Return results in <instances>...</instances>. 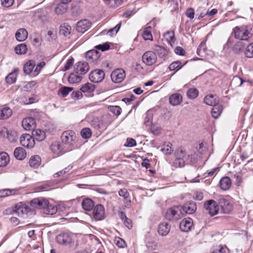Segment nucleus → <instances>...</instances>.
Wrapping results in <instances>:
<instances>
[{"mask_svg": "<svg viewBox=\"0 0 253 253\" xmlns=\"http://www.w3.org/2000/svg\"><path fill=\"white\" fill-rule=\"evenodd\" d=\"M233 34L235 39L240 41H247L252 37V34L247 25L235 27L233 29Z\"/></svg>", "mask_w": 253, "mask_h": 253, "instance_id": "1", "label": "nucleus"}, {"mask_svg": "<svg viewBox=\"0 0 253 253\" xmlns=\"http://www.w3.org/2000/svg\"><path fill=\"white\" fill-rule=\"evenodd\" d=\"M183 216V208L181 206H173L169 209L166 213V218L170 221H176Z\"/></svg>", "mask_w": 253, "mask_h": 253, "instance_id": "2", "label": "nucleus"}, {"mask_svg": "<svg viewBox=\"0 0 253 253\" xmlns=\"http://www.w3.org/2000/svg\"><path fill=\"white\" fill-rule=\"evenodd\" d=\"M175 159L173 163V166L175 168H182L185 165L187 160L186 152L181 149H177L174 153Z\"/></svg>", "mask_w": 253, "mask_h": 253, "instance_id": "3", "label": "nucleus"}, {"mask_svg": "<svg viewBox=\"0 0 253 253\" xmlns=\"http://www.w3.org/2000/svg\"><path fill=\"white\" fill-rule=\"evenodd\" d=\"M61 139L63 143L72 146L76 142L77 135L73 130H68L62 133Z\"/></svg>", "mask_w": 253, "mask_h": 253, "instance_id": "4", "label": "nucleus"}, {"mask_svg": "<svg viewBox=\"0 0 253 253\" xmlns=\"http://www.w3.org/2000/svg\"><path fill=\"white\" fill-rule=\"evenodd\" d=\"M20 141L23 146L29 149L33 148L35 145V138L32 135L27 133L21 136Z\"/></svg>", "mask_w": 253, "mask_h": 253, "instance_id": "5", "label": "nucleus"}, {"mask_svg": "<svg viewBox=\"0 0 253 253\" xmlns=\"http://www.w3.org/2000/svg\"><path fill=\"white\" fill-rule=\"evenodd\" d=\"M204 207L211 216L216 214L219 211L218 204L213 200H210L205 202Z\"/></svg>", "mask_w": 253, "mask_h": 253, "instance_id": "6", "label": "nucleus"}, {"mask_svg": "<svg viewBox=\"0 0 253 253\" xmlns=\"http://www.w3.org/2000/svg\"><path fill=\"white\" fill-rule=\"evenodd\" d=\"M48 201L43 197H39L33 199L30 202V206L34 209H44L48 205Z\"/></svg>", "mask_w": 253, "mask_h": 253, "instance_id": "7", "label": "nucleus"}, {"mask_svg": "<svg viewBox=\"0 0 253 253\" xmlns=\"http://www.w3.org/2000/svg\"><path fill=\"white\" fill-rule=\"evenodd\" d=\"M143 62L148 66H151L155 64L157 60L156 54L152 51L145 52L142 57Z\"/></svg>", "mask_w": 253, "mask_h": 253, "instance_id": "8", "label": "nucleus"}, {"mask_svg": "<svg viewBox=\"0 0 253 253\" xmlns=\"http://www.w3.org/2000/svg\"><path fill=\"white\" fill-rule=\"evenodd\" d=\"M104 77L105 73L103 70L96 69L89 74V79L91 82L98 83L102 81Z\"/></svg>", "mask_w": 253, "mask_h": 253, "instance_id": "9", "label": "nucleus"}, {"mask_svg": "<svg viewBox=\"0 0 253 253\" xmlns=\"http://www.w3.org/2000/svg\"><path fill=\"white\" fill-rule=\"evenodd\" d=\"M219 208H220L221 212L227 213L232 210V205L228 200L221 198L219 200L218 203Z\"/></svg>", "mask_w": 253, "mask_h": 253, "instance_id": "10", "label": "nucleus"}, {"mask_svg": "<svg viewBox=\"0 0 253 253\" xmlns=\"http://www.w3.org/2000/svg\"><path fill=\"white\" fill-rule=\"evenodd\" d=\"M125 77V71L122 69H118L114 70L111 75L112 81L116 83H121L124 80Z\"/></svg>", "mask_w": 253, "mask_h": 253, "instance_id": "11", "label": "nucleus"}, {"mask_svg": "<svg viewBox=\"0 0 253 253\" xmlns=\"http://www.w3.org/2000/svg\"><path fill=\"white\" fill-rule=\"evenodd\" d=\"M74 70L76 74L84 75L89 70V66L86 62H78L74 67Z\"/></svg>", "mask_w": 253, "mask_h": 253, "instance_id": "12", "label": "nucleus"}, {"mask_svg": "<svg viewBox=\"0 0 253 253\" xmlns=\"http://www.w3.org/2000/svg\"><path fill=\"white\" fill-rule=\"evenodd\" d=\"M105 210L101 205H96L93 211V216L96 220H102L104 218Z\"/></svg>", "mask_w": 253, "mask_h": 253, "instance_id": "13", "label": "nucleus"}, {"mask_svg": "<svg viewBox=\"0 0 253 253\" xmlns=\"http://www.w3.org/2000/svg\"><path fill=\"white\" fill-rule=\"evenodd\" d=\"M91 27V23L87 19H84L79 21L77 24L76 29L78 32L84 33Z\"/></svg>", "mask_w": 253, "mask_h": 253, "instance_id": "14", "label": "nucleus"}, {"mask_svg": "<svg viewBox=\"0 0 253 253\" xmlns=\"http://www.w3.org/2000/svg\"><path fill=\"white\" fill-rule=\"evenodd\" d=\"M193 225V220L190 218H184L180 223L179 227L183 232H188L191 230Z\"/></svg>", "mask_w": 253, "mask_h": 253, "instance_id": "15", "label": "nucleus"}, {"mask_svg": "<svg viewBox=\"0 0 253 253\" xmlns=\"http://www.w3.org/2000/svg\"><path fill=\"white\" fill-rule=\"evenodd\" d=\"M18 216H21L24 214H27L29 211V208L26 205L18 203L14 207L13 210Z\"/></svg>", "mask_w": 253, "mask_h": 253, "instance_id": "16", "label": "nucleus"}, {"mask_svg": "<svg viewBox=\"0 0 253 253\" xmlns=\"http://www.w3.org/2000/svg\"><path fill=\"white\" fill-rule=\"evenodd\" d=\"M36 68L35 61L33 60L28 61L24 66L23 70L27 75L32 74L34 77V69Z\"/></svg>", "mask_w": 253, "mask_h": 253, "instance_id": "17", "label": "nucleus"}, {"mask_svg": "<svg viewBox=\"0 0 253 253\" xmlns=\"http://www.w3.org/2000/svg\"><path fill=\"white\" fill-rule=\"evenodd\" d=\"M22 125L25 130H32L35 127L36 121L34 118L29 117L24 119L22 122Z\"/></svg>", "mask_w": 253, "mask_h": 253, "instance_id": "18", "label": "nucleus"}, {"mask_svg": "<svg viewBox=\"0 0 253 253\" xmlns=\"http://www.w3.org/2000/svg\"><path fill=\"white\" fill-rule=\"evenodd\" d=\"M183 208V215L185 213L192 214L196 211L197 205L195 202H190L184 204Z\"/></svg>", "mask_w": 253, "mask_h": 253, "instance_id": "19", "label": "nucleus"}, {"mask_svg": "<svg viewBox=\"0 0 253 253\" xmlns=\"http://www.w3.org/2000/svg\"><path fill=\"white\" fill-rule=\"evenodd\" d=\"M120 196L123 197L125 200V207L129 208L131 206V201L129 199V194L126 188H123L119 190L118 192Z\"/></svg>", "mask_w": 253, "mask_h": 253, "instance_id": "20", "label": "nucleus"}, {"mask_svg": "<svg viewBox=\"0 0 253 253\" xmlns=\"http://www.w3.org/2000/svg\"><path fill=\"white\" fill-rule=\"evenodd\" d=\"M56 241L60 244L67 245L71 243V238L68 234L63 233L57 236Z\"/></svg>", "mask_w": 253, "mask_h": 253, "instance_id": "21", "label": "nucleus"}, {"mask_svg": "<svg viewBox=\"0 0 253 253\" xmlns=\"http://www.w3.org/2000/svg\"><path fill=\"white\" fill-rule=\"evenodd\" d=\"M170 225L167 222H163L159 224L158 232L161 236H166L169 232Z\"/></svg>", "mask_w": 253, "mask_h": 253, "instance_id": "22", "label": "nucleus"}, {"mask_svg": "<svg viewBox=\"0 0 253 253\" xmlns=\"http://www.w3.org/2000/svg\"><path fill=\"white\" fill-rule=\"evenodd\" d=\"M28 32L24 28L19 29L15 34V38L19 42L24 41L28 38Z\"/></svg>", "mask_w": 253, "mask_h": 253, "instance_id": "23", "label": "nucleus"}, {"mask_svg": "<svg viewBox=\"0 0 253 253\" xmlns=\"http://www.w3.org/2000/svg\"><path fill=\"white\" fill-rule=\"evenodd\" d=\"M19 72L18 68H14L12 72L9 73L5 78V81L9 84L14 83L17 79V75Z\"/></svg>", "mask_w": 253, "mask_h": 253, "instance_id": "24", "label": "nucleus"}, {"mask_svg": "<svg viewBox=\"0 0 253 253\" xmlns=\"http://www.w3.org/2000/svg\"><path fill=\"white\" fill-rule=\"evenodd\" d=\"M182 100V96L178 93L172 94L169 98V103L172 106L179 105Z\"/></svg>", "mask_w": 253, "mask_h": 253, "instance_id": "25", "label": "nucleus"}, {"mask_svg": "<svg viewBox=\"0 0 253 253\" xmlns=\"http://www.w3.org/2000/svg\"><path fill=\"white\" fill-rule=\"evenodd\" d=\"M14 155L16 159L19 160H23L26 157V152L22 147H17L14 151Z\"/></svg>", "mask_w": 253, "mask_h": 253, "instance_id": "26", "label": "nucleus"}, {"mask_svg": "<svg viewBox=\"0 0 253 253\" xmlns=\"http://www.w3.org/2000/svg\"><path fill=\"white\" fill-rule=\"evenodd\" d=\"M204 102L208 105L213 106L218 103V99L215 95H208L205 96Z\"/></svg>", "mask_w": 253, "mask_h": 253, "instance_id": "27", "label": "nucleus"}, {"mask_svg": "<svg viewBox=\"0 0 253 253\" xmlns=\"http://www.w3.org/2000/svg\"><path fill=\"white\" fill-rule=\"evenodd\" d=\"M82 206L84 210L90 211L92 210L94 207V204L91 199L86 198L83 201Z\"/></svg>", "mask_w": 253, "mask_h": 253, "instance_id": "28", "label": "nucleus"}, {"mask_svg": "<svg viewBox=\"0 0 253 253\" xmlns=\"http://www.w3.org/2000/svg\"><path fill=\"white\" fill-rule=\"evenodd\" d=\"M68 8V5H65V4L59 1L57 5L55 8V12L57 15H62L66 12Z\"/></svg>", "mask_w": 253, "mask_h": 253, "instance_id": "29", "label": "nucleus"}, {"mask_svg": "<svg viewBox=\"0 0 253 253\" xmlns=\"http://www.w3.org/2000/svg\"><path fill=\"white\" fill-rule=\"evenodd\" d=\"M12 110L9 107L0 109V120L7 119L12 115Z\"/></svg>", "mask_w": 253, "mask_h": 253, "instance_id": "30", "label": "nucleus"}, {"mask_svg": "<svg viewBox=\"0 0 253 253\" xmlns=\"http://www.w3.org/2000/svg\"><path fill=\"white\" fill-rule=\"evenodd\" d=\"M219 184L222 190H227L231 186V180L228 177H223L220 180Z\"/></svg>", "mask_w": 253, "mask_h": 253, "instance_id": "31", "label": "nucleus"}, {"mask_svg": "<svg viewBox=\"0 0 253 253\" xmlns=\"http://www.w3.org/2000/svg\"><path fill=\"white\" fill-rule=\"evenodd\" d=\"M41 159L38 155L32 156L29 160V165L33 168H37L41 164Z\"/></svg>", "mask_w": 253, "mask_h": 253, "instance_id": "32", "label": "nucleus"}, {"mask_svg": "<svg viewBox=\"0 0 253 253\" xmlns=\"http://www.w3.org/2000/svg\"><path fill=\"white\" fill-rule=\"evenodd\" d=\"M50 149L56 156H59L62 154V148L59 142H53L50 146Z\"/></svg>", "mask_w": 253, "mask_h": 253, "instance_id": "33", "label": "nucleus"}, {"mask_svg": "<svg viewBox=\"0 0 253 253\" xmlns=\"http://www.w3.org/2000/svg\"><path fill=\"white\" fill-rule=\"evenodd\" d=\"M211 113L213 118L217 119L221 114L222 111V107L221 105H213Z\"/></svg>", "mask_w": 253, "mask_h": 253, "instance_id": "34", "label": "nucleus"}, {"mask_svg": "<svg viewBox=\"0 0 253 253\" xmlns=\"http://www.w3.org/2000/svg\"><path fill=\"white\" fill-rule=\"evenodd\" d=\"M9 162V157L8 155L5 152L0 153V167L6 166Z\"/></svg>", "mask_w": 253, "mask_h": 253, "instance_id": "35", "label": "nucleus"}, {"mask_svg": "<svg viewBox=\"0 0 253 253\" xmlns=\"http://www.w3.org/2000/svg\"><path fill=\"white\" fill-rule=\"evenodd\" d=\"M33 135L35 136V139L39 141H41L45 138V132L40 129H36L33 131Z\"/></svg>", "mask_w": 253, "mask_h": 253, "instance_id": "36", "label": "nucleus"}, {"mask_svg": "<svg viewBox=\"0 0 253 253\" xmlns=\"http://www.w3.org/2000/svg\"><path fill=\"white\" fill-rule=\"evenodd\" d=\"M82 77L75 73H71L69 78L68 81L70 84H78L81 82Z\"/></svg>", "mask_w": 253, "mask_h": 253, "instance_id": "37", "label": "nucleus"}, {"mask_svg": "<svg viewBox=\"0 0 253 253\" xmlns=\"http://www.w3.org/2000/svg\"><path fill=\"white\" fill-rule=\"evenodd\" d=\"M245 47V44L242 41H240L236 42L233 47V50L234 52L236 53H240L242 52Z\"/></svg>", "mask_w": 253, "mask_h": 253, "instance_id": "38", "label": "nucleus"}, {"mask_svg": "<svg viewBox=\"0 0 253 253\" xmlns=\"http://www.w3.org/2000/svg\"><path fill=\"white\" fill-rule=\"evenodd\" d=\"M7 137L9 141L15 142L18 138V135L16 131L9 130L7 131Z\"/></svg>", "mask_w": 253, "mask_h": 253, "instance_id": "39", "label": "nucleus"}, {"mask_svg": "<svg viewBox=\"0 0 253 253\" xmlns=\"http://www.w3.org/2000/svg\"><path fill=\"white\" fill-rule=\"evenodd\" d=\"M72 28L68 24H63L60 27V33L64 36L69 35L71 32Z\"/></svg>", "mask_w": 253, "mask_h": 253, "instance_id": "40", "label": "nucleus"}, {"mask_svg": "<svg viewBox=\"0 0 253 253\" xmlns=\"http://www.w3.org/2000/svg\"><path fill=\"white\" fill-rule=\"evenodd\" d=\"M142 37L145 40L152 41L153 36L151 33V27L148 26L144 29Z\"/></svg>", "mask_w": 253, "mask_h": 253, "instance_id": "41", "label": "nucleus"}, {"mask_svg": "<svg viewBox=\"0 0 253 253\" xmlns=\"http://www.w3.org/2000/svg\"><path fill=\"white\" fill-rule=\"evenodd\" d=\"M95 89V86L91 83H86L81 88V91L83 92L90 93Z\"/></svg>", "mask_w": 253, "mask_h": 253, "instance_id": "42", "label": "nucleus"}, {"mask_svg": "<svg viewBox=\"0 0 253 253\" xmlns=\"http://www.w3.org/2000/svg\"><path fill=\"white\" fill-rule=\"evenodd\" d=\"M14 50L17 54H24L27 51V45L24 43L20 44L15 47Z\"/></svg>", "mask_w": 253, "mask_h": 253, "instance_id": "43", "label": "nucleus"}, {"mask_svg": "<svg viewBox=\"0 0 253 253\" xmlns=\"http://www.w3.org/2000/svg\"><path fill=\"white\" fill-rule=\"evenodd\" d=\"M43 210L45 213L53 215L57 212V209L56 206L53 205H50L48 203V205Z\"/></svg>", "mask_w": 253, "mask_h": 253, "instance_id": "44", "label": "nucleus"}, {"mask_svg": "<svg viewBox=\"0 0 253 253\" xmlns=\"http://www.w3.org/2000/svg\"><path fill=\"white\" fill-rule=\"evenodd\" d=\"M244 54L247 58H253V42L246 47L244 50Z\"/></svg>", "mask_w": 253, "mask_h": 253, "instance_id": "45", "label": "nucleus"}, {"mask_svg": "<svg viewBox=\"0 0 253 253\" xmlns=\"http://www.w3.org/2000/svg\"><path fill=\"white\" fill-rule=\"evenodd\" d=\"M183 66V65H182V63L180 61H176L171 63L169 65V69L170 71L176 70V71H177L179 69H180Z\"/></svg>", "mask_w": 253, "mask_h": 253, "instance_id": "46", "label": "nucleus"}, {"mask_svg": "<svg viewBox=\"0 0 253 253\" xmlns=\"http://www.w3.org/2000/svg\"><path fill=\"white\" fill-rule=\"evenodd\" d=\"M199 94L198 90L195 88H191L188 90L187 92V97L191 99L196 98Z\"/></svg>", "mask_w": 253, "mask_h": 253, "instance_id": "47", "label": "nucleus"}, {"mask_svg": "<svg viewBox=\"0 0 253 253\" xmlns=\"http://www.w3.org/2000/svg\"><path fill=\"white\" fill-rule=\"evenodd\" d=\"M72 90L73 88L72 87L64 86L58 90V94L62 97H65Z\"/></svg>", "mask_w": 253, "mask_h": 253, "instance_id": "48", "label": "nucleus"}, {"mask_svg": "<svg viewBox=\"0 0 253 253\" xmlns=\"http://www.w3.org/2000/svg\"><path fill=\"white\" fill-rule=\"evenodd\" d=\"M171 146L172 144L170 143H169L167 144H165L161 149V151L164 153H165L166 155H170L173 151V149Z\"/></svg>", "mask_w": 253, "mask_h": 253, "instance_id": "49", "label": "nucleus"}, {"mask_svg": "<svg viewBox=\"0 0 253 253\" xmlns=\"http://www.w3.org/2000/svg\"><path fill=\"white\" fill-rule=\"evenodd\" d=\"M108 110L116 116L120 115L122 112V109L119 106H110L108 107Z\"/></svg>", "mask_w": 253, "mask_h": 253, "instance_id": "50", "label": "nucleus"}, {"mask_svg": "<svg viewBox=\"0 0 253 253\" xmlns=\"http://www.w3.org/2000/svg\"><path fill=\"white\" fill-rule=\"evenodd\" d=\"M81 135L83 138H89L91 135V131L89 128H84L82 129Z\"/></svg>", "mask_w": 253, "mask_h": 253, "instance_id": "51", "label": "nucleus"}, {"mask_svg": "<svg viewBox=\"0 0 253 253\" xmlns=\"http://www.w3.org/2000/svg\"><path fill=\"white\" fill-rule=\"evenodd\" d=\"M152 120V114L150 112H147L146 114V117L144 119V124L146 126H151Z\"/></svg>", "mask_w": 253, "mask_h": 253, "instance_id": "52", "label": "nucleus"}, {"mask_svg": "<svg viewBox=\"0 0 253 253\" xmlns=\"http://www.w3.org/2000/svg\"><path fill=\"white\" fill-rule=\"evenodd\" d=\"M45 64L44 62H40L34 69V77L38 76L41 71L42 69L45 66Z\"/></svg>", "mask_w": 253, "mask_h": 253, "instance_id": "53", "label": "nucleus"}, {"mask_svg": "<svg viewBox=\"0 0 253 253\" xmlns=\"http://www.w3.org/2000/svg\"><path fill=\"white\" fill-rule=\"evenodd\" d=\"M121 22H120L114 28L110 29L108 31L107 34H108L111 37H113L114 35H115L119 31V30L121 27Z\"/></svg>", "mask_w": 253, "mask_h": 253, "instance_id": "54", "label": "nucleus"}, {"mask_svg": "<svg viewBox=\"0 0 253 253\" xmlns=\"http://www.w3.org/2000/svg\"><path fill=\"white\" fill-rule=\"evenodd\" d=\"M206 49V45L205 42H202L197 48V53L199 55L202 56V54L205 52Z\"/></svg>", "mask_w": 253, "mask_h": 253, "instance_id": "55", "label": "nucleus"}, {"mask_svg": "<svg viewBox=\"0 0 253 253\" xmlns=\"http://www.w3.org/2000/svg\"><path fill=\"white\" fill-rule=\"evenodd\" d=\"M123 0H110L107 5L111 7H116L121 4Z\"/></svg>", "mask_w": 253, "mask_h": 253, "instance_id": "56", "label": "nucleus"}, {"mask_svg": "<svg viewBox=\"0 0 253 253\" xmlns=\"http://www.w3.org/2000/svg\"><path fill=\"white\" fill-rule=\"evenodd\" d=\"M74 61V59L72 57L68 59L64 65L63 71H66L69 70L71 68V67L73 66Z\"/></svg>", "mask_w": 253, "mask_h": 253, "instance_id": "57", "label": "nucleus"}, {"mask_svg": "<svg viewBox=\"0 0 253 253\" xmlns=\"http://www.w3.org/2000/svg\"><path fill=\"white\" fill-rule=\"evenodd\" d=\"M37 84V82L34 81L27 82L24 85V88L27 91H30L32 90L33 86Z\"/></svg>", "mask_w": 253, "mask_h": 253, "instance_id": "58", "label": "nucleus"}, {"mask_svg": "<svg viewBox=\"0 0 253 253\" xmlns=\"http://www.w3.org/2000/svg\"><path fill=\"white\" fill-rule=\"evenodd\" d=\"M95 48L102 51H106L109 49L110 45L108 42L104 43L102 44H98L95 46Z\"/></svg>", "mask_w": 253, "mask_h": 253, "instance_id": "59", "label": "nucleus"}, {"mask_svg": "<svg viewBox=\"0 0 253 253\" xmlns=\"http://www.w3.org/2000/svg\"><path fill=\"white\" fill-rule=\"evenodd\" d=\"M116 245L121 248H124L126 247V244L125 241L119 237L115 239Z\"/></svg>", "mask_w": 253, "mask_h": 253, "instance_id": "60", "label": "nucleus"}, {"mask_svg": "<svg viewBox=\"0 0 253 253\" xmlns=\"http://www.w3.org/2000/svg\"><path fill=\"white\" fill-rule=\"evenodd\" d=\"M164 36L168 41L171 42L174 38V33L173 31H168L165 34Z\"/></svg>", "mask_w": 253, "mask_h": 253, "instance_id": "61", "label": "nucleus"}, {"mask_svg": "<svg viewBox=\"0 0 253 253\" xmlns=\"http://www.w3.org/2000/svg\"><path fill=\"white\" fill-rule=\"evenodd\" d=\"M187 160L192 164L195 163L197 160V154L195 152H192L187 156Z\"/></svg>", "mask_w": 253, "mask_h": 253, "instance_id": "62", "label": "nucleus"}, {"mask_svg": "<svg viewBox=\"0 0 253 253\" xmlns=\"http://www.w3.org/2000/svg\"><path fill=\"white\" fill-rule=\"evenodd\" d=\"M186 16L191 19H192L194 17L195 11L193 8H188L185 12Z\"/></svg>", "mask_w": 253, "mask_h": 253, "instance_id": "63", "label": "nucleus"}, {"mask_svg": "<svg viewBox=\"0 0 253 253\" xmlns=\"http://www.w3.org/2000/svg\"><path fill=\"white\" fill-rule=\"evenodd\" d=\"M150 128L152 132L154 134L158 135L161 133V128L158 126L152 125Z\"/></svg>", "mask_w": 253, "mask_h": 253, "instance_id": "64", "label": "nucleus"}]
</instances>
